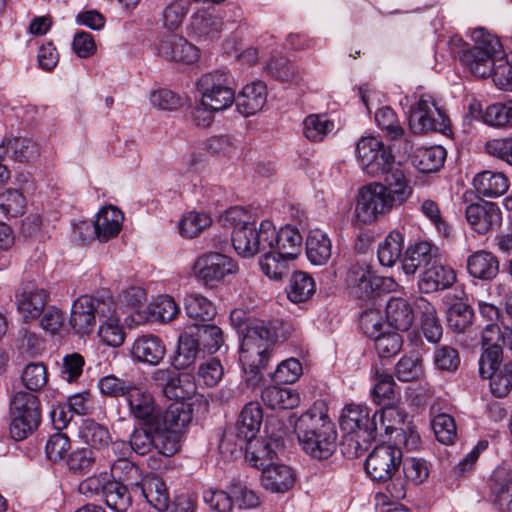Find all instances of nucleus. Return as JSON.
I'll return each instance as SVG.
<instances>
[{"label":"nucleus","instance_id":"17","mask_svg":"<svg viewBox=\"0 0 512 512\" xmlns=\"http://www.w3.org/2000/svg\"><path fill=\"white\" fill-rule=\"evenodd\" d=\"M152 423H143L144 427L135 428L131 432L129 440L133 452L138 455H146L155 449L164 456L174 455V441L163 438L160 431L156 430Z\"/></svg>","mask_w":512,"mask_h":512},{"label":"nucleus","instance_id":"54","mask_svg":"<svg viewBox=\"0 0 512 512\" xmlns=\"http://www.w3.org/2000/svg\"><path fill=\"white\" fill-rule=\"evenodd\" d=\"M376 412L379 416L380 429H383L386 435L398 430L403 431L402 425H404L407 414L397 403L385 404Z\"/></svg>","mask_w":512,"mask_h":512},{"label":"nucleus","instance_id":"46","mask_svg":"<svg viewBox=\"0 0 512 512\" xmlns=\"http://www.w3.org/2000/svg\"><path fill=\"white\" fill-rule=\"evenodd\" d=\"M111 475L114 482L138 488L145 477L142 476L140 468L129 461L126 457H119L111 465Z\"/></svg>","mask_w":512,"mask_h":512},{"label":"nucleus","instance_id":"30","mask_svg":"<svg viewBox=\"0 0 512 512\" xmlns=\"http://www.w3.org/2000/svg\"><path fill=\"white\" fill-rule=\"evenodd\" d=\"M415 311L425 338L431 343L439 342L442 338V326L435 307L427 299L419 297L415 300Z\"/></svg>","mask_w":512,"mask_h":512},{"label":"nucleus","instance_id":"27","mask_svg":"<svg viewBox=\"0 0 512 512\" xmlns=\"http://www.w3.org/2000/svg\"><path fill=\"white\" fill-rule=\"evenodd\" d=\"M267 101V87L262 81H255L243 87L238 96H235L236 107L239 113L248 117L261 111Z\"/></svg>","mask_w":512,"mask_h":512},{"label":"nucleus","instance_id":"18","mask_svg":"<svg viewBox=\"0 0 512 512\" xmlns=\"http://www.w3.org/2000/svg\"><path fill=\"white\" fill-rule=\"evenodd\" d=\"M465 217L470 228L480 235H486L502 223V212L496 203L481 201L469 204Z\"/></svg>","mask_w":512,"mask_h":512},{"label":"nucleus","instance_id":"31","mask_svg":"<svg viewBox=\"0 0 512 512\" xmlns=\"http://www.w3.org/2000/svg\"><path fill=\"white\" fill-rule=\"evenodd\" d=\"M467 270L474 278L490 281L499 273V260L492 252L479 250L468 257Z\"/></svg>","mask_w":512,"mask_h":512},{"label":"nucleus","instance_id":"34","mask_svg":"<svg viewBox=\"0 0 512 512\" xmlns=\"http://www.w3.org/2000/svg\"><path fill=\"white\" fill-rule=\"evenodd\" d=\"M274 239L272 242V248L279 253L282 257H287L290 260L295 259L302 246V236L298 229L290 225L282 227L279 231H276L274 227Z\"/></svg>","mask_w":512,"mask_h":512},{"label":"nucleus","instance_id":"50","mask_svg":"<svg viewBox=\"0 0 512 512\" xmlns=\"http://www.w3.org/2000/svg\"><path fill=\"white\" fill-rule=\"evenodd\" d=\"M375 385L372 392L373 400L378 405L397 403L398 398L395 392V381L393 376L386 372L375 370Z\"/></svg>","mask_w":512,"mask_h":512},{"label":"nucleus","instance_id":"36","mask_svg":"<svg viewBox=\"0 0 512 512\" xmlns=\"http://www.w3.org/2000/svg\"><path fill=\"white\" fill-rule=\"evenodd\" d=\"M306 255L314 265H324L332 256V243L326 233L319 229L310 231L306 240Z\"/></svg>","mask_w":512,"mask_h":512},{"label":"nucleus","instance_id":"16","mask_svg":"<svg viewBox=\"0 0 512 512\" xmlns=\"http://www.w3.org/2000/svg\"><path fill=\"white\" fill-rule=\"evenodd\" d=\"M196 276L206 285H213L227 275L236 274L238 264L229 256L210 252L200 256L194 265Z\"/></svg>","mask_w":512,"mask_h":512},{"label":"nucleus","instance_id":"49","mask_svg":"<svg viewBox=\"0 0 512 512\" xmlns=\"http://www.w3.org/2000/svg\"><path fill=\"white\" fill-rule=\"evenodd\" d=\"M375 121L387 138L399 140L405 136V130L391 107L379 108L375 112Z\"/></svg>","mask_w":512,"mask_h":512},{"label":"nucleus","instance_id":"63","mask_svg":"<svg viewBox=\"0 0 512 512\" xmlns=\"http://www.w3.org/2000/svg\"><path fill=\"white\" fill-rule=\"evenodd\" d=\"M488 378L494 396L498 398L507 396L512 390V362L505 363Z\"/></svg>","mask_w":512,"mask_h":512},{"label":"nucleus","instance_id":"1","mask_svg":"<svg viewBox=\"0 0 512 512\" xmlns=\"http://www.w3.org/2000/svg\"><path fill=\"white\" fill-rule=\"evenodd\" d=\"M232 325L243 333L239 359L246 374V382L257 386L263 380L262 371L267 367L277 333L270 323L263 321L247 324L246 313L234 309L230 313Z\"/></svg>","mask_w":512,"mask_h":512},{"label":"nucleus","instance_id":"19","mask_svg":"<svg viewBox=\"0 0 512 512\" xmlns=\"http://www.w3.org/2000/svg\"><path fill=\"white\" fill-rule=\"evenodd\" d=\"M166 354L163 340L154 334L138 336L132 343L130 355L134 361L151 366L158 365Z\"/></svg>","mask_w":512,"mask_h":512},{"label":"nucleus","instance_id":"57","mask_svg":"<svg viewBox=\"0 0 512 512\" xmlns=\"http://www.w3.org/2000/svg\"><path fill=\"white\" fill-rule=\"evenodd\" d=\"M473 317L472 308L464 302L454 303L447 311L448 325L457 333L465 332L471 326Z\"/></svg>","mask_w":512,"mask_h":512},{"label":"nucleus","instance_id":"26","mask_svg":"<svg viewBox=\"0 0 512 512\" xmlns=\"http://www.w3.org/2000/svg\"><path fill=\"white\" fill-rule=\"evenodd\" d=\"M296 475L294 470L282 463H273L264 468L261 474L262 487L277 494H284L291 490L295 484Z\"/></svg>","mask_w":512,"mask_h":512},{"label":"nucleus","instance_id":"9","mask_svg":"<svg viewBox=\"0 0 512 512\" xmlns=\"http://www.w3.org/2000/svg\"><path fill=\"white\" fill-rule=\"evenodd\" d=\"M196 85L202 98V105L213 110H226L235 101V92L225 72L206 73L198 79Z\"/></svg>","mask_w":512,"mask_h":512},{"label":"nucleus","instance_id":"12","mask_svg":"<svg viewBox=\"0 0 512 512\" xmlns=\"http://www.w3.org/2000/svg\"><path fill=\"white\" fill-rule=\"evenodd\" d=\"M402 470L386 485L385 494L392 501L398 502L406 497L409 485H419L429 476L428 464L423 459L409 457L402 459Z\"/></svg>","mask_w":512,"mask_h":512},{"label":"nucleus","instance_id":"11","mask_svg":"<svg viewBox=\"0 0 512 512\" xmlns=\"http://www.w3.org/2000/svg\"><path fill=\"white\" fill-rule=\"evenodd\" d=\"M402 451L393 445H378L368 455L364 468L374 482L389 483L398 474Z\"/></svg>","mask_w":512,"mask_h":512},{"label":"nucleus","instance_id":"23","mask_svg":"<svg viewBox=\"0 0 512 512\" xmlns=\"http://www.w3.org/2000/svg\"><path fill=\"white\" fill-rule=\"evenodd\" d=\"M157 51L166 60L185 64H193L200 57L199 49L195 45L177 35L160 40Z\"/></svg>","mask_w":512,"mask_h":512},{"label":"nucleus","instance_id":"6","mask_svg":"<svg viewBox=\"0 0 512 512\" xmlns=\"http://www.w3.org/2000/svg\"><path fill=\"white\" fill-rule=\"evenodd\" d=\"M112 310L113 299L110 295H82L72 305L69 323L77 334L86 335L93 331L96 318L101 321L102 316L109 315Z\"/></svg>","mask_w":512,"mask_h":512},{"label":"nucleus","instance_id":"60","mask_svg":"<svg viewBox=\"0 0 512 512\" xmlns=\"http://www.w3.org/2000/svg\"><path fill=\"white\" fill-rule=\"evenodd\" d=\"M211 218L205 213L189 212L183 216L179 223V232L187 238L198 236L205 228L210 226Z\"/></svg>","mask_w":512,"mask_h":512},{"label":"nucleus","instance_id":"53","mask_svg":"<svg viewBox=\"0 0 512 512\" xmlns=\"http://www.w3.org/2000/svg\"><path fill=\"white\" fill-rule=\"evenodd\" d=\"M403 249V235L400 232H391L379 245L378 259L381 265L393 266L400 258Z\"/></svg>","mask_w":512,"mask_h":512},{"label":"nucleus","instance_id":"3","mask_svg":"<svg viewBox=\"0 0 512 512\" xmlns=\"http://www.w3.org/2000/svg\"><path fill=\"white\" fill-rule=\"evenodd\" d=\"M222 221L232 227L231 241L239 256L252 258L272 247L275 235L270 220H262L257 225L246 210L234 207L225 212Z\"/></svg>","mask_w":512,"mask_h":512},{"label":"nucleus","instance_id":"29","mask_svg":"<svg viewBox=\"0 0 512 512\" xmlns=\"http://www.w3.org/2000/svg\"><path fill=\"white\" fill-rule=\"evenodd\" d=\"M125 399L128 403L129 411L135 419L142 423L154 421L159 408L156 407L150 394L133 384Z\"/></svg>","mask_w":512,"mask_h":512},{"label":"nucleus","instance_id":"47","mask_svg":"<svg viewBox=\"0 0 512 512\" xmlns=\"http://www.w3.org/2000/svg\"><path fill=\"white\" fill-rule=\"evenodd\" d=\"M194 330L199 346L204 351L213 354L224 345V334L220 327L214 324L195 323Z\"/></svg>","mask_w":512,"mask_h":512},{"label":"nucleus","instance_id":"2","mask_svg":"<svg viewBox=\"0 0 512 512\" xmlns=\"http://www.w3.org/2000/svg\"><path fill=\"white\" fill-rule=\"evenodd\" d=\"M302 449L315 459H327L336 449L337 430L323 401L315 402L294 424Z\"/></svg>","mask_w":512,"mask_h":512},{"label":"nucleus","instance_id":"45","mask_svg":"<svg viewBox=\"0 0 512 512\" xmlns=\"http://www.w3.org/2000/svg\"><path fill=\"white\" fill-rule=\"evenodd\" d=\"M246 445V460L251 466L264 471V468L273 464L272 459L276 453L269 442L254 438L249 440Z\"/></svg>","mask_w":512,"mask_h":512},{"label":"nucleus","instance_id":"32","mask_svg":"<svg viewBox=\"0 0 512 512\" xmlns=\"http://www.w3.org/2000/svg\"><path fill=\"white\" fill-rule=\"evenodd\" d=\"M146 501L158 512L167 511L170 506V495L168 488L162 478L151 475L145 479L137 488Z\"/></svg>","mask_w":512,"mask_h":512},{"label":"nucleus","instance_id":"41","mask_svg":"<svg viewBox=\"0 0 512 512\" xmlns=\"http://www.w3.org/2000/svg\"><path fill=\"white\" fill-rule=\"evenodd\" d=\"M200 349L193 328L186 330L178 340L177 354L173 362L175 368L184 369L193 364Z\"/></svg>","mask_w":512,"mask_h":512},{"label":"nucleus","instance_id":"20","mask_svg":"<svg viewBox=\"0 0 512 512\" xmlns=\"http://www.w3.org/2000/svg\"><path fill=\"white\" fill-rule=\"evenodd\" d=\"M374 276L369 267L364 264L351 266L346 278L350 295L365 303L372 302L374 306Z\"/></svg>","mask_w":512,"mask_h":512},{"label":"nucleus","instance_id":"14","mask_svg":"<svg viewBox=\"0 0 512 512\" xmlns=\"http://www.w3.org/2000/svg\"><path fill=\"white\" fill-rule=\"evenodd\" d=\"M49 292L33 281L22 282L15 291V305L23 322L38 319L49 301Z\"/></svg>","mask_w":512,"mask_h":512},{"label":"nucleus","instance_id":"51","mask_svg":"<svg viewBox=\"0 0 512 512\" xmlns=\"http://www.w3.org/2000/svg\"><path fill=\"white\" fill-rule=\"evenodd\" d=\"M314 292L315 283L309 275L301 271L293 273L287 290L288 298L292 302H304L308 300Z\"/></svg>","mask_w":512,"mask_h":512},{"label":"nucleus","instance_id":"37","mask_svg":"<svg viewBox=\"0 0 512 512\" xmlns=\"http://www.w3.org/2000/svg\"><path fill=\"white\" fill-rule=\"evenodd\" d=\"M445 158L442 146L421 147L412 154L411 163L421 173H433L443 166Z\"/></svg>","mask_w":512,"mask_h":512},{"label":"nucleus","instance_id":"62","mask_svg":"<svg viewBox=\"0 0 512 512\" xmlns=\"http://www.w3.org/2000/svg\"><path fill=\"white\" fill-rule=\"evenodd\" d=\"M191 26L199 36H212L220 31L222 22L210 12L200 10L193 14Z\"/></svg>","mask_w":512,"mask_h":512},{"label":"nucleus","instance_id":"42","mask_svg":"<svg viewBox=\"0 0 512 512\" xmlns=\"http://www.w3.org/2000/svg\"><path fill=\"white\" fill-rule=\"evenodd\" d=\"M79 437L94 449L107 447L111 442L108 428L93 419L83 420L79 428Z\"/></svg>","mask_w":512,"mask_h":512},{"label":"nucleus","instance_id":"22","mask_svg":"<svg viewBox=\"0 0 512 512\" xmlns=\"http://www.w3.org/2000/svg\"><path fill=\"white\" fill-rule=\"evenodd\" d=\"M262 419L263 413L259 403L249 402L243 407L239 419L232 428L236 431V436L238 437L234 450H239L241 445H246L249 440L256 438L262 424Z\"/></svg>","mask_w":512,"mask_h":512},{"label":"nucleus","instance_id":"59","mask_svg":"<svg viewBox=\"0 0 512 512\" xmlns=\"http://www.w3.org/2000/svg\"><path fill=\"white\" fill-rule=\"evenodd\" d=\"M486 124L496 127H512V100L488 106L483 115Z\"/></svg>","mask_w":512,"mask_h":512},{"label":"nucleus","instance_id":"15","mask_svg":"<svg viewBox=\"0 0 512 512\" xmlns=\"http://www.w3.org/2000/svg\"><path fill=\"white\" fill-rule=\"evenodd\" d=\"M378 413L370 415V409L362 404L346 405L340 415V428L345 433H361L367 439H376L378 435Z\"/></svg>","mask_w":512,"mask_h":512},{"label":"nucleus","instance_id":"58","mask_svg":"<svg viewBox=\"0 0 512 512\" xmlns=\"http://www.w3.org/2000/svg\"><path fill=\"white\" fill-rule=\"evenodd\" d=\"M179 312V306L174 299L168 295L159 296L148 306V313L152 320L160 322L172 321Z\"/></svg>","mask_w":512,"mask_h":512},{"label":"nucleus","instance_id":"5","mask_svg":"<svg viewBox=\"0 0 512 512\" xmlns=\"http://www.w3.org/2000/svg\"><path fill=\"white\" fill-rule=\"evenodd\" d=\"M10 435L22 441L32 434L41 421L40 402L31 392L19 391L10 401Z\"/></svg>","mask_w":512,"mask_h":512},{"label":"nucleus","instance_id":"8","mask_svg":"<svg viewBox=\"0 0 512 512\" xmlns=\"http://www.w3.org/2000/svg\"><path fill=\"white\" fill-rule=\"evenodd\" d=\"M409 127L415 134L446 133L450 120L431 95H422L410 109Z\"/></svg>","mask_w":512,"mask_h":512},{"label":"nucleus","instance_id":"10","mask_svg":"<svg viewBox=\"0 0 512 512\" xmlns=\"http://www.w3.org/2000/svg\"><path fill=\"white\" fill-rule=\"evenodd\" d=\"M356 156L361 169L373 177L384 174L395 163L390 149L375 136L361 137L356 145Z\"/></svg>","mask_w":512,"mask_h":512},{"label":"nucleus","instance_id":"28","mask_svg":"<svg viewBox=\"0 0 512 512\" xmlns=\"http://www.w3.org/2000/svg\"><path fill=\"white\" fill-rule=\"evenodd\" d=\"M382 187L395 207L402 205L412 194V187L399 164L391 166L385 173Z\"/></svg>","mask_w":512,"mask_h":512},{"label":"nucleus","instance_id":"13","mask_svg":"<svg viewBox=\"0 0 512 512\" xmlns=\"http://www.w3.org/2000/svg\"><path fill=\"white\" fill-rule=\"evenodd\" d=\"M191 419L190 409L186 408L184 403H173L165 411L158 409L152 425L160 431L163 438L174 441L175 454L180 448L183 429L187 427Z\"/></svg>","mask_w":512,"mask_h":512},{"label":"nucleus","instance_id":"7","mask_svg":"<svg viewBox=\"0 0 512 512\" xmlns=\"http://www.w3.org/2000/svg\"><path fill=\"white\" fill-rule=\"evenodd\" d=\"M385 189L381 182L369 183L359 189L354 209V222L360 225L370 224L380 215L395 208Z\"/></svg>","mask_w":512,"mask_h":512},{"label":"nucleus","instance_id":"35","mask_svg":"<svg viewBox=\"0 0 512 512\" xmlns=\"http://www.w3.org/2000/svg\"><path fill=\"white\" fill-rule=\"evenodd\" d=\"M123 222L122 212L108 206L102 208L94 221V231L100 241H108L118 235Z\"/></svg>","mask_w":512,"mask_h":512},{"label":"nucleus","instance_id":"33","mask_svg":"<svg viewBox=\"0 0 512 512\" xmlns=\"http://www.w3.org/2000/svg\"><path fill=\"white\" fill-rule=\"evenodd\" d=\"M385 310L388 324L396 330L407 331L412 326L416 311L406 299L390 298Z\"/></svg>","mask_w":512,"mask_h":512},{"label":"nucleus","instance_id":"39","mask_svg":"<svg viewBox=\"0 0 512 512\" xmlns=\"http://www.w3.org/2000/svg\"><path fill=\"white\" fill-rule=\"evenodd\" d=\"M263 403L271 409H293L300 403L299 394L287 387L269 386L261 393Z\"/></svg>","mask_w":512,"mask_h":512},{"label":"nucleus","instance_id":"21","mask_svg":"<svg viewBox=\"0 0 512 512\" xmlns=\"http://www.w3.org/2000/svg\"><path fill=\"white\" fill-rule=\"evenodd\" d=\"M374 276L369 267L364 264L351 266L346 278L350 295L365 303L372 302L374 306Z\"/></svg>","mask_w":512,"mask_h":512},{"label":"nucleus","instance_id":"38","mask_svg":"<svg viewBox=\"0 0 512 512\" xmlns=\"http://www.w3.org/2000/svg\"><path fill=\"white\" fill-rule=\"evenodd\" d=\"M473 185L485 197H499L509 188L508 178L500 172L484 171L475 176Z\"/></svg>","mask_w":512,"mask_h":512},{"label":"nucleus","instance_id":"48","mask_svg":"<svg viewBox=\"0 0 512 512\" xmlns=\"http://www.w3.org/2000/svg\"><path fill=\"white\" fill-rule=\"evenodd\" d=\"M268 75L280 82L299 84L302 80L298 67L285 58H271L265 67Z\"/></svg>","mask_w":512,"mask_h":512},{"label":"nucleus","instance_id":"43","mask_svg":"<svg viewBox=\"0 0 512 512\" xmlns=\"http://www.w3.org/2000/svg\"><path fill=\"white\" fill-rule=\"evenodd\" d=\"M186 314L189 318L198 322L211 321L216 315V308L213 303L206 297L191 293L186 296L184 301Z\"/></svg>","mask_w":512,"mask_h":512},{"label":"nucleus","instance_id":"40","mask_svg":"<svg viewBox=\"0 0 512 512\" xmlns=\"http://www.w3.org/2000/svg\"><path fill=\"white\" fill-rule=\"evenodd\" d=\"M8 157L20 163L36 160L39 155L38 145L29 138L9 136L3 139Z\"/></svg>","mask_w":512,"mask_h":512},{"label":"nucleus","instance_id":"25","mask_svg":"<svg viewBox=\"0 0 512 512\" xmlns=\"http://www.w3.org/2000/svg\"><path fill=\"white\" fill-rule=\"evenodd\" d=\"M438 256V249L427 241H420L411 245L402 259V269L405 274L413 275L418 269L429 268Z\"/></svg>","mask_w":512,"mask_h":512},{"label":"nucleus","instance_id":"55","mask_svg":"<svg viewBox=\"0 0 512 512\" xmlns=\"http://www.w3.org/2000/svg\"><path fill=\"white\" fill-rule=\"evenodd\" d=\"M334 129V123L326 114H312L304 120V135L313 142L322 141Z\"/></svg>","mask_w":512,"mask_h":512},{"label":"nucleus","instance_id":"64","mask_svg":"<svg viewBox=\"0 0 512 512\" xmlns=\"http://www.w3.org/2000/svg\"><path fill=\"white\" fill-rule=\"evenodd\" d=\"M373 339L375 350L381 358H390L397 355L403 344L401 335L396 332L380 333Z\"/></svg>","mask_w":512,"mask_h":512},{"label":"nucleus","instance_id":"24","mask_svg":"<svg viewBox=\"0 0 512 512\" xmlns=\"http://www.w3.org/2000/svg\"><path fill=\"white\" fill-rule=\"evenodd\" d=\"M456 281V272L436 260L420 274L418 287L423 293H433L450 288Z\"/></svg>","mask_w":512,"mask_h":512},{"label":"nucleus","instance_id":"56","mask_svg":"<svg viewBox=\"0 0 512 512\" xmlns=\"http://www.w3.org/2000/svg\"><path fill=\"white\" fill-rule=\"evenodd\" d=\"M104 493L107 506L116 512H126L132 504L128 486L123 483H108Z\"/></svg>","mask_w":512,"mask_h":512},{"label":"nucleus","instance_id":"61","mask_svg":"<svg viewBox=\"0 0 512 512\" xmlns=\"http://www.w3.org/2000/svg\"><path fill=\"white\" fill-rule=\"evenodd\" d=\"M152 381L158 387H161L165 394L171 395L175 398H184L180 390L181 378L179 375L170 369H157L151 375Z\"/></svg>","mask_w":512,"mask_h":512},{"label":"nucleus","instance_id":"4","mask_svg":"<svg viewBox=\"0 0 512 512\" xmlns=\"http://www.w3.org/2000/svg\"><path fill=\"white\" fill-rule=\"evenodd\" d=\"M472 40L474 45L469 46L459 38L452 39L451 44L455 47L453 53L474 76H490L497 59L504 54L502 45L496 36L484 28L475 29Z\"/></svg>","mask_w":512,"mask_h":512},{"label":"nucleus","instance_id":"44","mask_svg":"<svg viewBox=\"0 0 512 512\" xmlns=\"http://www.w3.org/2000/svg\"><path fill=\"white\" fill-rule=\"evenodd\" d=\"M287 257H282L272 247L262 253L259 259V265L262 272L270 279L281 280L290 270Z\"/></svg>","mask_w":512,"mask_h":512},{"label":"nucleus","instance_id":"52","mask_svg":"<svg viewBox=\"0 0 512 512\" xmlns=\"http://www.w3.org/2000/svg\"><path fill=\"white\" fill-rule=\"evenodd\" d=\"M99 326V336L107 345L118 347L123 344L125 334L119 324V318L115 315V304L113 310L107 316H102Z\"/></svg>","mask_w":512,"mask_h":512}]
</instances>
